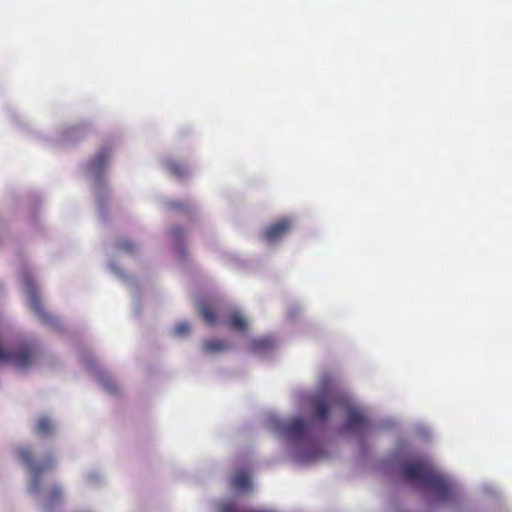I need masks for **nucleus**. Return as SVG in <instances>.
<instances>
[{
  "mask_svg": "<svg viewBox=\"0 0 512 512\" xmlns=\"http://www.w3.org/2000/svg\"><path fill=\"white\" fill-rule=\"evenodd\" d=\"M281 433L291 441H305L309 434V425L300 418H294L280 425Z\"/></svg>",
  "mask_w": 512,
  "mask_h": 512,
  "instance_id": "nucleus-4",
  "label": "nucleus"
},
{
  "mask_svg": "<svg viewBox=\"0 0 512 512\" xmlns=\"http://www.w3.org/2000/svg\"><path fill=\"white\" fill-rule=\"evenodd\" d=\"M19 457L21 461L31 467L33 473L36 477H39L41 473L53 466L54 460L52 457H49L43 463H34L33 461V453L30 448H21L19 450Z\"/></svg>",
  "mask_w": 512,
  "mask_h": 512,
  "instance_id": "nucleus-6",
  "label": "nucleus"
},
{
  "mask_svg": "<svg viewBox=\"0 0 512 512\" xmlns=\"http://www.w3.org/2000/svg\"><path fill=\"white\" fill-rule=\"evenodd\" d=\"M28 298H29L30 308L37 315H39L43 319V321L49 322L50 317L46 313L36 289L33 286H31L30 284H28Z\"/></svg>",
  "mask_w": 512,
  "mask_h": 512,
  "instance_id": "nucleus-7",
  "label": "nucleus"
},
{
  "mask_svg": "<svg viewBox=\"0 0 512 512\" xmlns=\"http://www.w3.org/2000/svg\"><path fill=\"white\" fill-rule=\"evenodd\" d=\"M230 348L228 342L224 340L210 339L202 344V349L206 354H216L227 351Z\"/></svg>",
  "mask_w": 512,
  "mask_h": 512,
  "instance_id": "nucleus-11",
  "label": "nucleus"
},
{
  "mask_svg": "<svg viewBox=\"0 0 512 512\" xmlns=\"http://www.w3.org/2000/svg\"><path fill=\"white\" fill-rule=\"evenodd\" d=\"M292 221L287 218L279 219L269 225L263 232V238L269 243L283 238L291 229Z\"/></svg>",
  "mask_w": 512,
  "mask_h": 512,
  "instance_id": "nucleus-5",
  "label": "nucleus"
},
{
  "mask_svg": "<svg viewBox=\"0 0 512 512\" xmlns=\"http://www.w3.org/2000/svg\"><path fill=\"white\" fill-rule=\"evenodd\" d=\"M53 425L47 417H41L38 419L36 426V434L45 437L51 434Z\"/></svg>",
  "mask_w": 512,
  "mask_h": 512,
  "instance_id": "nucleus-14",
  "label": "nucleus"
},
{
  "mask_svg": "<svg viewBox=\"0 0 512 512\" xmlns=\"http://www.w3.org/2000/svg\"><path fill=\"white\" fill-rule=\"evenodd\" d=\"M102 383H103V387L111 394H115L118 392V386L113 379H111L109 377L103 378Z\"/></svg>",
  "mask_w": 512,
  "mask_h": 512,
  "instance_id": "nucleus-17",
  "label": "nucleus"
},
{
  "mask_svg": "<svg viewBox=\"0 0 512 512\" xmlns=\"http://www.w3.org/2000/svg\"><path fill=\"white\" fill-rule=\"evenodd\" d=\"M62 491L60 487H54L51 491V498L52 499H59L61 497Z\"/></svg>",
  "mask_w": 512,
  "mask_h": 512,
  "instance_id": "nucleus-20",
  "label": "nucleus"
},
{
  "mask_svg": "<svg viewBox=\"0 0 512 512\" xmlns=\"http://www.w3.org/2000/svg\"><path fill=\"white\" fill-rule=\"evenodd\" d=\"M36 356V347L32 344H22L14 351H3L0 348V360L13 363L18 368H28Z\"/></svg>",
  "mask_w": 512,
  "mask_h": 512,
  "instance_id": "nucleus-3",
  "label": "nucleus"
},
{
  "mask_svg": "<svg viewBox=\"0 0 512 512\" xmlns=\"http://www.w3.org/2000/svg\"><path fill=\"white\" fill-rule=\"evenodd\" d=\"M197 309L207 324L214 325L218 322L214 307L211 306L207 301L199 300L197 302Z\"/></svg>",
  "mask_w": 512,
  "mask_h": 512,
  "instance_id": "nucleus-9",
  "label": "nucleus"
},
{
  "mask_svg": "<svg viewBox=\"0 0 512 512\" xmlns=\"http://www.w3.org/2000/svg\"><path fill=\"white\" fill-rule=\"evenodd\" d=\"M185 232L180 227H174L170 230V236L173 240L178 241L184 236Z\"/></svg>",
  "mask_w": 512,
  "mask_h": 512,
  "instance_id": "nucleus-19",
  "label": "nucleus"
},
{
  "mask_svg": "<svg viewBox=\"0 0 512 512\" xmlns=\"http://www.w3.org/2000/svg\"><path fill=\"white\" fill-rule=\"evenodd\" d=\"M225 324L233 329L238 331H244L247 328V321L238 311H231L226 318Z\"/></svg>",
  "mask_w": 512,
  "mask_h": 512,
  "instance_id": "nucleus-10",
  "label": "nucleus"
},
{
  "mask_svg": "<svg viewBox=\"0 0 512 512\" xmlns=\"http://www.w3.org/2000/svg\"><path fill=\"white\" fill-rule=\"evenodd\" d=\"M166 168L173 176L178 179H183L188 174L187 167L175 160H168L166 162Z\"/></svg>",
  "mask_w": 512,
  "mask_h": 512,
  "instance_id": "nucleus-12",
  "label": "nucleus"
},
{
  "mask_svg": "<svg viewBox=\"0 0 512 512\" xmlns=\"http://www.w3.org/2000/svg\"><path fill=\"white\" fill-rule=\"evenodd\" d=\"M402 473L408 481L429 486L441 500H449L454 493L453 485L444 476L438 474L427 459L404 464Z\"/></svg>",
  "mask_w": 512,
  "mask_h": 512,
  "instance_id": "nucleus-2",
  "label": "nucleus"
},
{
  "mask_svg": "<svg viewBox=\"0 0 512 512\" xmlns=\"http://www.w3.org/2000/svg\"><path fill=\"white\" fill-rule=\"evenodd\" d=\"M274 346V340L270 337L254 339L251 343V348L254 352H266L273 349Z\"/></svg>",
  "mask_w": 512,
  "mask_h": 512,
  "instance_id": "nucleus-13",
  "label": "nucleus"
},
{
  "mask_svg": "<svg viewBox=\"0 0 512 512\" xmlns=\"http://www.w3.org/2000/svg\"><path fill=\"white\" fill-rule=\"evenodd\" d=\"M310 406L315 418L325 421L329 412L342 407L347 409V418L344 429L348 432H357L366 429L367 421L361 410L348 404L347 397L334 385L327 383L310 398Z\"/></svg>",
  "mask_w": 512,
  "mask_h": 512,
  "instance_id": "nucleus-1",
  "label": "nucleus"
},
{
  "mask_svg": "<svg viewBox=\"0 0 512 512\" xmlns=\"http://www.w3.org/2000/svg\"><path fill=\"white\" fill-rule=\"evenodd\" d=\"M110 157V150L108 148L101 149L90 161V169L94 173H101L107 166Z\"/></svg>",
  "mask_w": 512,
  "mask_h": 512,
  "instance_id": "nucleus-8",
  "label": "nucleus"
},
{
  "mask_svg": "<svg viewBox=\"0 0 512 512\" xmlns=\"http://www.w3.org/2000/svg\"><path fill=\"white\" fill-rule=\"evenodd\" d=\"M190 331V325L187 322L179 323L174 327V333L177 336L187 335Z\"/></svg>",
  "mask_w": 512,
  "mask_h": 512,
  "instance_id": "nucleus-18",
  "label": "nucleus"
},
{
  "mask_svg": "<svg viewBox=\"0 0 512 512\" xmlns=\"http://www.w3.org/2000/svg\"><path fill=\"white\" fill-rule=\"evenodd\" d=\"M117 247L120 251L125 253H132L135 250L134 243L128 239L118 241Z\"/></svg>",
  "mask_w": 512,
  "mask_h": 512,
  "instance_id": "nucleus-16",
  "label": "nucleus"
},
{
  "mask_svg": "<svg viewBox=\"0 0 512 512\" xmlns=\"http://www.w3.org/2000/svg\"><path fill=\"white\" fill-rule=\"evenodd\" d=\"M233 485L239 489H248L251 485L250 476L244 472L236 474L233 478Z\"/></svg>",
  "mask_w": 512,
  "mask_h": 512,
  "instance_id": "nucleus-15",
  "label": "nucleus"
}]
</instances>
